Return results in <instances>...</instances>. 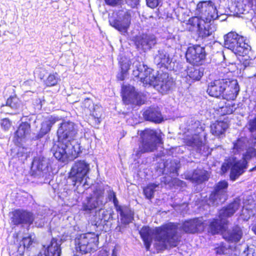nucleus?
Instances as JSON below:
<instances>
[{"label":"nucleus","instance_id":"1","mask_svg":"<svg viewBox=\"0 0 256 256\" xmlns=\"http://www.w3.org/2000/svg\"><path fill=\"white\" fill-rule=\"evenodd\" d=\"M178 228V224L171 222L155 229L144 226L140 230V234L147 250H150L154 236V246L157 252H159L177 246L178 243V238L177 236Z\"/></svg>","mask_w":256,"mask_h":256},{"label":"nucleus","instance_id":"2","mask_svg":"<svg viewBox=\"0 0 256 256\" xmlns=\"http://www.w3.org/2000/svg\"><path fill=\"white\" fill-rule=\"evenodd\" d=\"M196 10L200 16L190 18L188 24L197 29L199 37L204 38L216 30V27L212 22L218 18V10L211 0L199 2L196 6Z\"/></svg>","mask_w":256,"mask_h":256},{"label":"nucleus","instance_id":"3","mask_svg":"<svg viewBox=\"0 0 256 256\" xmlns=\"http://www.w3.org/2000/svg\"><path fill=\"white\" fill-rule=\"evenodd\" d=\"M57 133L58 144L52 150L54 158L56 160H64L68 154H71L72 158H76L79 154L76 149L79 148V146H74L72 144L77 134L76 124L70 121H64L60 124Z\"/></svg>","mask_w":256,"mask_h":256},{"label":"nucleus","instance_id":"4","mask_svg":"<svg viewBox=\"0 0 256 256\" xmlns=\"http://www.w3.org/2000/svg\"><path fill=\"white\" fill-rule=\"evenodd\" d=\"M106 202L104 200V192L101 190L94 192L90 198L82 203V210L89 213L97 208H100L96 212L92 224L97 228L104 227L110 220H112L113 212L112 210L102 209Z\"/></svg>","mask_w":256,"mask_h":256},{"label":"nucleus","instance_id":"5","mask_svg":"<svg viewBox=\"0 0 256 256\" xmlns=\"http://www.w3.org/2000/svg\"><path fill=\"white\" fill-rule=\"evenodd\" d=\"M240 91L237 80L230 78L215 80L208 84L206 92L210 96L234 100Z\"/></svg>","mask_w":256,"mask_h":256},{"label":"nucleus","instance_id":"6","mask_svg":"<svg viewBox=\"0 0 256 256\" xmlns=\"http://www.w3.org/2000/svg\"><path fill=\"white\" fill-rule=\"evenodd\" d=\"M138 134L140 136L141 145L135 152L136 158H140L142 154L154 151L158 144L162 143L160 130L147 128L138 131Z\"/></svg>","mask_w":256,"mask_h":256},{"label":"nucleus","instance_id":"7","mask_svg":"<svg viewBox=\"0 0 256 256\" xmlns=\"http://www.w3.org/2000/svg\"><path fill=\"white\" fill-rule=\"evenodd\" d=\"M240 199L236 198L234 201L227 206L221 209L218 212L219 219H214L210 222V230L212 234L223 232L224 226H226L228 221L227 218L232 216L241 206Z\"/></svg>","mask_w":256,"mask_h":256},{"label":"nucleus","instance_id":"8","mask_svg":"<svg viewBox=\"0 0 256 256\" xmlns=\"http://www.w3.org/2000/svg\"><path fill=\"white\" fill-rule=\"evenodd\" d=\"M88 170L89 166L85 161H78L72 168L69 177L76 187L74 190L79 194L82 193L88 188L86 176Z\"/></svg>","mask_w":256,"mask_h":256},{"label":"nucleus","instance_id":"9","mask_svg":"<svg viewBox=\"0 0 256 256\" xmlns=\"http://www.w3.org/2000/svg\"><path fill=\"white\" fill-rule=\"evenodd\" d=\"M224 44L226 48L232 50L239 56L249 54L251 53V47L245 42L243 36L234 32H230L224 36Z\"/></svg>","mask_w":256,"mask_h":256},{"label":"nucleus","instance_id":"10","mask_svg":"<svg viewBox=\"0 0 256 256\" xmlns=\"http://www.w3.org/2000/svg\"><path fill=\"white\" fill-rule=\"evenodd\" d=\"M98 236L94 233L82 234L75 239L76 248L77 252L86 254L97 250Z\"/></svg>","mask_w":256,"mask_h":256},{"label":"nucleus","instance_id":"11","mask_svg":"<svg viewBox=\"0 0 256 256\" xmlns=\"http://www.w3.org/2000/svg\"><path fill=\"white\" fill-rule=\"evenodd\" d=\"M132 66L133 76L138 78L144 84H148L154 81L155 76L152 74L153 70L148 68L143 62L135 60L132 62Z\"/></svg>","mask_w":256,"mask_h":256},{"label":"nucleus","instance_id":"12","mask_svg":"<svg viewBox=\"0 0 256 256\" xmlns=\"http://www.w3.org/2000/svg\"><path fill=\"white\" fill-rule=\"evenodd\" d=\"M36 220L34 215L30 212L23 210H16L12 212V222L14 225L28 224V226L34 222L35 226L42 227L44 224L41 220L40 222Z\"/></svg>","mask_w":256,"mask_h":256},{"label":"nucleus","instance_id":"13","mask_svg":"<svg viewBox=\"0 0 256 256\" xmlns=\"http://www.w3.org/2000/svg\"><path fill=\"white\" fill-rule=\"evenodd\" d=\"M247 168V161H226L221 168L223 174L230 170V180L234 181L241 176Z\"/></svg>","mask_w":256,"mask_h":256},{"label":"nucleus","instance_id":"14","mask_svg":"<svg viewBox=\"0 0 256 256\" xmlns=\"http://www.w3.org/2000/svg\"><path fill=\"white\" fill-rule=\"evenodd\" d=\"M110 24L118 30L122 34L128 31L131 21V16L128 12H119L109 17Z\"/></svg>","mask_w":256,"mask_h":256},{"label":"nucleus","instance_id":"15","mask_svg":"<svg viewBox=\"0 0 256 256\" xmlns=\"http://www.w3.org/2000/svg\"><path fill=\"white\" fill-rule=\"evenodd\" d=\"M206 53L204 47L200 45L189 46L186 54V61L192 64L202 65L205 61Z\"/></svg>","mask_w":256,"mask_h":256},{"label":"nucleus","instance_id":"16","mask_svg":"<svg viewBox=\"0 0 256 256\" xmlns=\"http://www.w3.org/2000/svg\"><path fill=\"white\" fill-rule=\"evenodd\" d=\"M228 183L225 180L220 182L215 186L214 193L210 196L208 204L216 206L224 202L226 198Z\"/></svg>","mask_w":256,"mask_h":256},{"label":"nucleus","instance_id":"17","mask_svg":"<svg viewBox=\"0 0 256 256\" xmlns=\"http://www.w3.org/2000/svg\"><path fill=\"white\" fill-rule=\"evenodd\" d=\"M122 100L126 104H132L140 105L144 103V96L141 93L136 92L135 88L131 86L122 88Z\"/></svg>","mask_w":256,"mask_h":256},{"label":"nucleus","instance_id":"18","mask_svg":"<svg viewBox=\"0 0 256 256\" xmlns=\"http://www.w3.org/2000/svg\"><path fill=\"white\" fill-rule=\"evenodd\" d=\"M158 38L152 34H143L136 38V48L146 52L150 50L157 44Z\"/></svg>","mask_w":256,"mask_h":256},{"label":"nucleus","instance_id":"19","mask_svg":"<svg viewBox=\"0 0 256 256\" xmlns=\"http://www.w3.org/2000/svg\"><path fill=\"white\" fill-rule=\"evenodd\" d=\"M110 196H113V202L116 207V210L120 216V222L122 224L126 226L134 220V213L130 208L125 206H118V200L116 198L115 192H112Z\"/></svg>","mask_w":256,"mask_h":256},{"label":"nucleus","instance_id":"20","mask_svg":"<svg viewBox=\"0 0 256 256\" xmlns=\"http://www.w3.org/2000/svg\"><path fill=\"white\" fill-rule=\"evenodd\" d=\"M154 81L148 84H154L156 89L162 94H166L170 90L174 84L173 79L170 77L168 73H162L158 78L155 77Z\"/></svg>","mask_w":256,"mask_h":256},{"label":"nucleus","instance_id":"21","mask_svg":"<svg viewBox=\"0 0 256 256\" xmlns=\"http://www.w3.org/2000/svg\"><path fill=\"white\" fill-rule=\"evenodd\" d=\"M182 228L186 233L194 234L202 232L204 229L203 220L202 218H196L186 220L184 222Z\"/></svg>","mask_w":256,"mask_h":256},{"label":"nucleus","instance_id":"22","mask_svg":"<svg viewBox=\"0 0 256 256\" xmlns=\"http://www.w3.org/2000/svg\"><path fill=\"white\" fill-rule=\"evenodd\" d=\"M243 236L242 228L236 225L222 232L224 238L230 243L236 244L240 241Z\"/></svg>","mask_w":256,"mask_h":256},{"label":"nucleus","instance_id":"23","mask_svg":"<svg viewBox=\"0 0 256 256\" xmlns=\"http://www.w3.org/2000/svg\"><path fill=\"white\" fill-rule=\"evenodd\" d=\"M61 240L53 238L47 248L42 250L38 256H60Z\"/></svg>","mask_w":256,"mask_h":256},{"label":"nucleus","instance_id":"24","mask_svg":"<svg viewBox=\"0 0 256 256\" xmlns=\"http://www.w3.org/2000/svg\"><path fill=\"white\" fill-rule=\"evenodd\" d=\"M154 62L160 68L168 69L172 62V59L165 50L160 49L154 56Z\"/></svg>","mask_w":256,"mask_h":256},{"label":"nucleus","instance_id":"25","mask_svg":"<svg viewBox=\"0 0 256 256\" xmlns=\"http://www.w3.org/2000/svg\"><path fill=\"white\" fill-rule=\"evenodd\" d=\"M209 178L208 172L200 168H198L190 174H185V178L190 180L193 182L198 184L202 183L204 181L208 180Z\"/></svg>","mask_w":256,"mask_h":256},{"label":"nucleus","instance_id":"26","mask_svg":"<svg viewBox=\"0 0 256 256\" xmlns=\"http://www.w3.org/2000/svg\"><path fill=\"white\" fill-rule=\"evenodd\" d=\"M186 144L188 146L193 148L197 152L202 154H203L202 150L204 151L206 148L204 145V138L200 135L196 134L186 140Z\"/></svg>","mask_w":256,"mask_h":256},{"label":"nucleus","instance_id":"27","mask_svg":"<svg viewBox=\"0 0 256 256\" xmlns=\"http://www.w3.org/2000/svg\"><path fill=\"white\" fill-rule=\"evenodd\" d=\"M143 116L146 120L155 123H160L164 120L158 107L148 108L144 112Z\"/></svg>","mask_w":256,"mask_h":256},{"label":"nucleus","instance_id":"28","mask_svg":"<svg viewBox=\"0 0 256 256\" xmlns=\"http://www.w3.org/2000/svg\"><path fill=\"white\" fill-rule=\"evenodd\" d=\"M58 120V118L52 116L46 119L42 123L40 131L36 136V138L40 139L49 132L52 126Z\"/></svg>","mask_w":256,"mask_h":256},{"label":"nucleus","instance_id":"29","mask_svg":"<svg viewBox=\"0 0 256 256\" xmlns=\"http://www.w3.org/2000/svg\"><path fill=\"white\" fill-rule=\"evenodd\" d=\"M30 126L27 122H22L15 132V136L18 138V142H20L30 134Z\"/></svg>","mask_w":256,"mask_h":256},{"label":"nucleus","instance_id":"30","mask_svg":"<svg viewBox=\"0 0 256 256\" xmlns=\"http://www.w3.org/2000/svg\"><path fill=\"white\" fill-rule=\"evenodd\" d=\"M204 68L198 66H191L186 70L188 76L193 81L200 80L204 74Z\"/></svg>","mask_w":256,"mask_h":256},{"label":"nucleus","instance_id":"31","mask_svg":"<svg viewBox=\"0 0 256 256\" xmlns=\"http://www.w3.org/2000/svg\"><path fill=\"white\" fill-rule=\"evenodd\" d=\"M228 126V124L226 122L217 121L211 126V132L214 136H220L224 135Z\"/></svg>","mask_w":256,"mask_h":256},{"label":"nucleus","instance_id":"32","mask_svg":"<svg viewBox=\"0 0 256 256\" xmlns=\"http://www.w3.org/2000/svg\"><path fill=\"white\" fill-rule=\"evenodd\" d=\"M164 172H170L174 176L178 175V170L180 166V161H165L163 163Z\"/></svg>","mask_w":256,"mask_h":256},{"label":"nucleus","instance_id":"33","mask_svg":"<svg viewBox=\"0 0 256 256\" xmlns=\"http://www.w3.org/2000/svg\"><path fill=\"white\" fill-rule=\"evenodd\" d=\"M42 161H32L31 166V175L34 177H40L42 176V171L46 168V165L43 164Z\"/></svg>","mask_w":256,"mask_h":256},{"label":"nucleus","instance_id":"34","mask_svg":"<svg viewBox=\"0 0 256 256\" xmlns=\"http://www.w3.org/2000/svg\"><path fill=\"white\" fill-rule=\"evenodd\" d=\"M90 114L94 120L96 124L98 125L101 122V118L102 114V108L98 104H96L91 110Z\"/></svg>","mask_w":256,"mask_h":256},{"label":"nucleus","instance_id":"35","mask_svg":"<svg viewBox=\"0 0 256 256\" xmlns=\"http://www.w3.org/2000/svg\"><path fill=\"white\" fill-rule=\"evenodd\" d=\"M6 105L16 110L19 111L21 110V102L16 95L10 96L8 98L6 102Z\"/></svg>","mask_w":256,"mask_h":256},{"label":"nucleus","instance_id":"36","mask_svg":"<svg viewBox=\"0 0 256 256\" xmlns=\"http://www.w3.org/2000/svg\"><path fill=\"white\" fill-rule=\"evenodd\" d=\"M158 185L155 183H151L144 188V194L146 198L151 200L154 198L156 188L158 186Z\"/></svg>","mask_w":256,"mask_h":256},{"label":"nucleus","instance_id":"37","mask_svg":"<svg viewBox=\"0 0 256 256\" xmlns=\"http://www.w3.org/2000/svg\"><path fill=\"white\" fill-rule=\"evenodd\" d=\"M132 62L129 60H123L120 62L121 68L120 74L118 75V78L120 80H123L125 76H126V72L130 68V64Z\"/></svg>","mask_w":256,"mask_h":256},{"label":"nucleus","instance_id":"38","mask_svg":"<svg viewBox=\"0 0 256 256\" xmlns=\"http://www.w3.org/2000/svg\"><path fill=\"white\" fill-rule=\"evenodd\" d=\"M58 80L59 77L56 73L50 74L48 75V77L44 80V82L47 86H52L57 84Z\"/></svg>","mask_w":256,"mask_h":256},{"label":"nucleus","instance_id":"39","mask_svg":"<svg viewBox=\"0 0 256 256\" xmlns=\"http://www.w3.org/2000/svg\"><path fill=\"white\" fill-rule=\"evenodd\" d=\"M235 110L234 105L232 102L226 103L224 106L220 108V112L223 114H232Z\"/></svg>","mask_w":256,"mask_h":256},{"label":"nucleus","instance_id":"40","mask_svg":"<svg viewBox=\"0 0 256 256\" xmlns=\"http://www.w3.org/2000/svg\"><path fill=\"white\" fill-rule=\"evenodd\" d=\"M46 74L47 70L46 69L41 66H38L36 67L34 72V77H37L40 80H43Z\"/></svg>","mask_w":256,"mask_h":256},{"label":"nucleus","instance_id":"41","mask_svg":"<svg viewBox=\"0 0 256 256\" xmlns=\"http://www.w3.org/2000/svg\"><path fill=\"white\" fill-rule=\"evenodd\" d=\"M256 158V150L253 148L247 150L245 154H243L242 160H250Z\"/></svg>","mask_w":256,"mask_h":256},{"label":"nucleus","instance_id":"42","mask_svg":"<svg viewBox=\"0 0 256 256\" xmlns=\"http://www.w3.org/2000/svg\"><path fill=\"white\" fill-rule=\"evenodd\" d=\"M246 147L245 143L240 139L238 140L236 142L234 143V150H236L238 152L243 151Z\"/></svg>","mask_w":256,"mask_h":256},{"label":"nucleus","instance_id":"43","mask_svg":"<svg viewBox=\"0 0 256 256\" xmlns=\"http://www.w3.org/2000/svg\"><path fill=\"white\" fill-rule=\"evenodd\" d=\"M34 242V239L32 238V236H29L28 237H25L22 238V240L20 242L24 245L26 248H28Z\"/></svg>","mask_w":256,"mask_h":256},{"label":"nucleus","instance_id":"44","mask_svg":"<svg viewBox=\"0 0 256 256\" xmlns=\"http://www.w3.org/2000/svg\"><path fill=\"white\" fill-rule=\"evenodd\" d=\"M94 106L92 100L88 98H85L82 104V106L85 108L88 109L90 111L92 109Z\"/></svg>","mask_w":256,"mask_h":256},{"label":"nucleus","instance_id":"45","mask_svg":"<svg viewBox=\"0 0 256 256\" xmlns=\"http://www.w3.org/2000/svg\"><path fill=\"white\" fill-rule=\"evenodd\" d=\"M241 256H256V252L253 248H250L248 246H246L242 252Z\"/></svg>","mask_w":256,"mask_h":256},{"label":"nucleus","instance_id":"46","mask_svg":"<svg viewBox=\"0 0 256 256\" xmlns=\"http://www.w3.org/2000/svg\"><path fill=\"white\" fill-rule=\"evenodd\" d=\"M147 6L150 8H155L162 2V0H146Z\"/></svg>","mask_w":256,"mask_h":256},{"label":"nucleus","instance_id":"47","mask_svg":"<svg viewBox=\"0 0 256 256\" xmlns=\"http://www.w3.org/2000/svg\"><path fill=\"white\" fill-rule=\"evenodd\" d=\"M0 125L4 130H8L11 126V122L8 118H4L2 120Z\"/></svg>","mask_w":256,"mask_h":256},{"label":"nucleus","instance_id":"48","mask_svg":"<svg viewBox=\"0 0 256 256\" xmlns=\"http://www.w3.org/2000/svg\"><path fill=\"white\" fill-rule=\"evenodd\" d=\"M242 56H247L248 57V58H246L244 60L243 64L245 67L250 66V64H252L251 61L252 60V58H254V56H252V51L251 53H250L249 54L244 55Z\"/></svg>","mask_w":256,"mask_h":256},{"label":"nucleus","instance_id":"49","mask_svg":"<svg viewBox=\"0 0 256 256\" xmlns=\"http://www.w3.org/2000/svg\"><path fill=\"white\" fill-rule=\"evenodd\" d=\"M240 216L244 220H248L250 218V214L248 208H243Z\"/></svg>","mask_w":256,"mask_h":256},{"label":"nucleus","instance_id":"50","mask_svg":"<svg viewBox=\"0 0 256 256\" xmlns=\"http://www.w3.org/2000/svg\"><path fill=\"white\" fill-rule=\"evenodd\" d=\"M227 248L225 246H220L216 248V252L217 254H222L226 253Z\"/></svg>","mask_w":256,"mask_h":256},{"label":"nucleus","instance_id":"51","mask_svg":"<svg viewBox=\"0 0 256 256\" xmlns=\"http://www.w3.org/2000/svg\"><path fill=\"white\" fill-rule=\"evenodd\" d=\"M106 3L111 6H116L121 3L122 0H104Z\"/></svg>","mask_w":256,"mask_h":256},{"label":"nucleus","instance_id":"52","mask_svg":"<svg viewBox=\"0 0 256 256\" xmlns=\"http://www.w3.org/2000/svg\"><path fill=\"white\" fill-rule=\"evenodd\" d=\"M126 3L132 8H134L138 4L139 0H126Z\"/></svg>","mask_w":256,"mask_h":256},{"label":"nucleus","instance_id":"53","mask_svg":"<svg viewBox=\"0 0 256 256\" xmlns=\"http://www.w3.org/2000/svg\"><path fill=\"white\" fill-rule=\"evenodd\" d=\"M26 247L22 245L21 242L20 243L18 247V252L20 255H22L26 249Z\"/></svg>","mask_w":256,"mask_h":256},{"label":"nucleus","instance_id":"54","mask_svg":"<svg viewBox=\"0 0 256 256\" xmlns=\"http://www.w3.org/2000/svg\"><path fill=\"white\" fill-rule=\"evenodd\" d=\"M172 178L169 176H164L162 178V182H164V184H168L170 182Z\"/></svg>","mask_w":256,"mask_h":256},{"label":"nucleus","instance_id":"55","mask_svg":"<svg viewBox=\"0 0 256 256\" xmlns=\"http://www.w3.org/2000/svg\"><path fill=\"white\" fill-rule=\"evenodd\" d=\"M98 256H108V252L106 250H100L99 252Z\"/></svg>","mask_w":256,"mask_h":256},{"label":"nucleus","instance_id":"56","mask_svg":"<svg viewBox=\"0 0 256 256\" xmlns=\"http://www.w3.org/2000/svg\"><path fill=\"white\" fill-rule=\"evenodd\" d=\"M124 228V226L122 225H118L116 228V230L120 232H122Z\"/></svg>","mask_w":256,"mask_h":256},{"label":"nucleus","instance_id":"57","mask_svg":"<svg viewBox=\"0 0 256 256\" xmlns=\"http://www.w3.org/2000/svg\"><path fill=\"white\" fill-rule=\"evenodd\" d=\"M112 256H116V254L115 253L114 250L112 253Z\"/></svg>","mask_w":256,"mask_h":256},{"label":"nucleus","instance_id":"58","mask_svg":"<svg viewBox=\"0 0 256 256\" xmlns=\"http://www.w3.org/2000/svg\"><path fill=\"white\" fill-rule=\"evenodd\" d=\"M108 198L110 200H113V196H110V194H108Z\"/></svg>","mask_w":256,"mask_h":256},{"label":"nucleus","instance_id":"59","mask_svg":"<svg viewBox=\"0 0 256 256\" xmlns=\"http://www.w3.org/2000/svg\"><path fill=\"white\" fill-rule=\"evenodd\" d=\"M253 136L254 138V139L256 140V135L253 134Z\"/></svg>","mask_w":256,"mask_h":256},{"label":"nucleus","instance_id":"60","mask_svg":"<svg viewBox=\"0 0 256 256\" xmlns=\"http://www.w3.org/2000/svg\"><path fill=\"white\" fill-rule=\"evenodd\" d=\"M236 158H233L232 160H236Z\"/></svg>","mask_w":256,"mask_h":256},{"label":"nucleus","instance_id":"61","mask_svg":"<svg viewBox=\"0 0 256 256\" xmlns=\"http://www.w3.org/2000/svg\"><path fill=\"white\" fill-rule=\"evenodd\" d=\"M252 170H256V166L253 168Z\"/></svg>","mask_w":256,"mask_h":256},{"label":"nucleus","instance_id":"62","mask_svg":"<svg viewBox=\"0 0 256 256\" xmlns=\"http://www.w3.org/2000/svg\"><path fill=\"white\" fill-rule=\"evenodd\" d=\"M236 150V151H235V152H238L236 150Z\"/></svg>","mask_w":256,"mask_h":256}]
</instances>
